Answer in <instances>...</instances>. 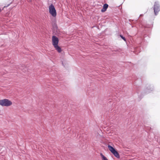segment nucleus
Wrapping results in <instances>:
<instances>
[{
    "label": "nucleus",
    "mask_w": 160,
    "mask_h": 160,
    "mask_svg": "<svg viewBox=\"0 0 160 160\" xmlns=\"http://www.w3.org/2000/svg\"><path fill=\"white\" fill-rule=\"evenodd\" d=\"M52 43L55 49L59 53L62 51L61 48L58 45L59 42L58 38L56 36H53L52 37Z\"/></svg>",
    "instance_id": "f257e3e1"
},
{
    "label": "nucleus",
    "mask_w": 160,
    "mask_h": 160,
    "mask_svg": "<svg viewBox=\"0 0 160 160\" xmlns=\"http://www.w3.org/2000/svg\"><path fill=\"white\" fill-rule=\"evenodd\" d=\"M12 103L11 101L7 99L0 100V105L3 106L8 107L11 105Z\"/></svg>",
    "instance_id": "f03ea898"
},
{
    "label": "nucleus",
    "mask_w": 160,
    "mask_h": 160,
    "mask_svg": "<svg viewBox=\"0 0 160 160\" xmlns=\"http://www.w3.org/2000/svg\"><path fill=\"white\" fill-rule=\"evenodd\" d=\"M49 12L54 17H56L57 12L54 6L51 4L49 7Z\"/></svg>",
    "instance_id": "7ed1b4c3"
},
{
    "label": "nucleus",
    "mask_w": 160,
    "mask_h": 160,
    "mask_svg": "<svg viewBox=\"0 0 160 160\" xmlns=\"http://www.w3.org/2000/svg\"><path fill=\"white\" fill-rule=\"evenodd\" d=\"M108 148L111 152L114 155V156L118 158H120V155L118 152L115 149L110 145H108Z\"/></svg>",
    "instance_id": "20e7f679"
},
{
    "label": "nucleus",
    "mask_w": 160,
    "mask_h": 160,
    "mask_svg": "<svg viewBox=\"0 0 160 160\" xmlns=\"http://www.w3.org/2000/svg\"><path fill=\"white\" fill-rule=\"evenodd\" d=\"M154 8L155 14L156 15L160 11L159 6V5L156 2L155 3Z\"/></svg>",
    "instance_id": "39448f33"
},
{
    "label": "nucleus",
    "mask_w": 160,
    "mask_h": 160,
    "mask_svg": "<svg viewBox=\"0 0 160 160\" xmlns=\"http://www.w3.org/2000/svg\"><path fill=\"white\" fill-rule=\"evenodd\" d=\"M108 5L106 3L104 4L103 8L101 10V12H105L106 11L107 9L108 8Z\"/></svg>",
    "instance_id": "423d86ee"
},
{
    "label": "nucleus",
    "mask_w": 160,
    "mask_h": 160,
    "mask_svg": "<svg viewBox=\"0 0 160 160\" xmlns=\"http://www.w3.org/2000/svg\"><path fill=\"white\" fill-rule=\"evenodd\" d=\"M100 156L101 157L102 160H108L106 157L102 154V153H100Z\"/></svg>",
    "instance_id": "0eeeda50"
},
{
    "label": "nucleus",
    "mask_w": 160,
    "mask_h": 160,
    "mask_svg": "<svg viewBox=\"0 0 160 160\" xmlns=\"http://www.w3.org/2000/svg\"><path fill=\"white\" fill-rule=\"evenodd\" d=\"M120 37L125 41H126V38L125 37L122 36V35H120Z\"/></svg>",
    "instance_id": "6e6552de"
}]
</instances>
